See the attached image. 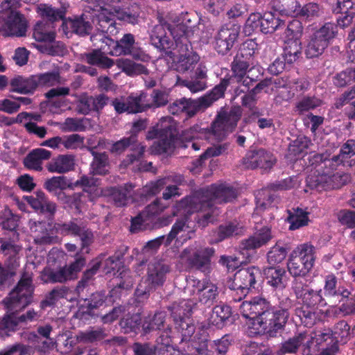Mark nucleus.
Here are the masks:
<instances>
[{
    "mask_svg": "<svg viewBox=\"0 0 355 355\" xmlns=\"http://www.w3.org/2000/svg\"><path fill=\"white\" fill-rule=\"evenodd\" d=\"M242 316L248 318V331L250 335H259L262 332L270 337L277 336L285 328L288 315L278 310L270 301L261 296H256L243 302L239 308Z\"/></svg>",
    "mask_w": 355,
    "mask_h": 355,
    "instance_id": "nucleus-1",
    "label": "nucleus"
},
{
    "mask_svg": "<svg viewBox=\"0 0 355 355\" xmlns=\"http://www.w3.org/2000/svg\"><path fill=\"white\" fill-rule=\"evenodd\" d=\"M33 292V274L25 271L15 287L2 301L7 313L0 317V337H9L18 330L17 313L31 304Z\"/></svg>",
    "mask_w": 355,
    "mask_h": 355,
    "instance_id": "nucleus-2",
    "label": "nucleus"
},
{
    "mask_svg": "<svg viewBox=\"0 0 355 355\" xmlns=\"http://www.w3.org/2000/svg\"><path fill=\"white\" fill-rule=\"evenodd\" d=\"M237 197L236 190L225 184H211L206 188L196 191L192 195L186 196L181 202V207L189 209V211H199L206 208H211L214 203H226L235 200Z\"/></svg>",
    "mask_w": 355,
    "mask_h": 355,
    "instance_id": "nucleus-3",
    "label": "nucleus"
},
{
    "mask_svg": "<svg viewBox=\"0 0 355 355\" xmlns=\"http://www.w3.org/2000/svg\"><path fill=\"white\" fill-rule=\"evenodd\" d=\"M338 34L335 23L328 21L312 30L305 49L307 58H318L333 43Z\"/></svg>",
    "mask_w": 355,
    "mask_h": 355,
    "instance_id": "nucleus-4",
    "label": "nucleus"
},
{
    "mask_svg": "<svg viewBox=\"0 0 355 355\" xmlns=\"http://www.w3.org/2000/svg\"><path fill=\"white\" fill-rule=\"evenodd\" d=\"M215 249L212 247H198L191 245L180 254V261L189 270H198L205 274L211 271V259Z\"/></svg>",
    "mask_w": 355,
    "mask_h": 355,
    "instance_id": "nucleus-5",
    "label": "nucleus"
},
{
    "mask_svg": "<svg viewBox=\"0 0 355 355\" xmlns=\"http://www.w3.org/2000/svg\"><path fill=\"white\" fill-rule=\"evenodd\" d=\"M146 139H157L150 146L152 153L155 155L171 154L175 148L178 132L171 124H157L148 131Z\"/></svg>",
    "mask_w": 355,
    "mask_h": 355,
    "instance_id": "nucleus-6",
    "label": "nucleus"
},
{
    "mask_svg": "<svg viewBox=\"0 0 355 355\" xmlns=\"http://www.w3.org/2000/svg\"><path fill=\"white\" fill-rule=\"evenodd\" d=\"M252 44V42L244 43L234 57L231 63L232 76L227 78L230 80L229 85L234 78L236 80L237 83H239L246 76L247 73L250 74L254 71H257L259 74H263V68L259 65L254 64L253 58L254 49L253 47H250ZM224 79L227 78H225Z\"/></svg>",
    "mask_w": 355,
    "mask_h": 355,
    "instance_id": "nucleus-7",
    "label": "nucleus"
},
{
    "mask_svg": "<svg viewBox=\"0 0 355 355\" xmlns=\"http://www.w3.org/2000/svg\"><path fill=\"white\" fill-rule=\"evenodd\" d=\"M230 81V79H222L211 90L197 99L185 98L183 113H185L187 118L193 117L199 112L205 111L214 102L223 98Z\"/></svg>",
    "mask_w": 355,
    "mask_h": 355,
    "instance_id": "nucleus-8",
    "label": "nucleus"
},
{
    "mask_svg": "<svg viewBox=\"0 0 355 355\" xmlns=\"http://www.w3.org/2000/svg\"><path fill=\"white\" fill-rule=\"evenodd\" d=\"M261 282L260 269L250 266L236 271L233 278L227 280V285L230 289L240 291L243 296H245L250 291L258 290Z\"/></svg>",
    "mask_w": 355,
    "mask_h": 355,
    "instance_id": "nucleus-9",
    "label": "nucleus"
},
{
    "mask_svg": "<svg viewBox=\"0 0 355 355\" xmlns=\"http://www.w3.org/2000/svg\"><path fill=\"white\" fill-rule=\"evenodd\" d=\"M292 290L296 298L307 309H317L327 305L322 290H314L302 279H295L293 281Z\"/></svg>",
    "mask_w": 355,
    "mask_h": 355,
    "instance_id": "nucleus-10",
    "label": "nucleus"
},
{
    "mask_svg": "<svg viewBox=\"0 0 355 355\" xmlns=\"http://www.w3.org/2000/svg\"><path fill=\"white\" fill-rule=\"evenodd\" d=\"M133 281L131 279L121 281L116 284V286L109 293L105 291H96L85 299L87 308L89 310L97 309L102 306H107L114 304L117 298H119L121 290H129L132 287Z\"/></svg>",
    "mask_w": 355,
    "mask_h": 355,
    "instance_id": "nucleus-11",
    "label": "nucleus"
},
{
    "mask_svg": "<svg viewBox=\"0 0 355 355\" xmlns=\"http://www.w3.org/2000/svg\"><path fill=\"white\" fill-rule=\"evenodd\" d=\"M241 117L239 107L232 109L229 112L220 113L212 122L210 131L217 140L222 141L227 133L235 129Z\"/></svg>",
    "mask_w": 355,
    "mask_h": 355,
    "instance_id": "nucleus-12",
    "label": "nucleus"
},
{
    "mask_svg": "<svg viewBox=\"0 0 355 355\" xmlns=\"http://www.w3.org/2000/svg\"><path fill=\"white\" fill-rule=\"evenodd\" d=\"M27 27V21L19 12L10 10L6 17L0 18V35L3 37H24Z\"/></svg>",
    "mask_w": 355,
    "mask_h": 355,
    "instance_id": "nucleus-13",
    "label": "nucleus"
},
{
    "mask_svg": "<svg viewBox=\"0 0 355 355\" xmlns=\"http://www.w3.org/2000/svg\"><path fill=\"white\" fill-rule=\"evenodd\" d=\"M129 149L132 153L127 155L123 163L128 166L135 162H139L144 156L146 146L133 137H124L114 142L111 147V152L121 154Z\"/></svg>",
    "mask_w": 355,
    "mask_h": 355,
    "instance_id": "nucleus-14",
    "label": "nucleus"
},
{
    "mask_svg": "<svg viewBox=\"0 0 355 355\" xmlns=\"http://www.w3.org/2000/svg\"><path fill=\"white\" fill-rule=\"evenodd\" d=\"M272 237L271 228L268 226H263L257 230L248 239H243L240 242L239 245V252L250 260L256 250L266 245Z\"/></svg>",
    "mask_w": 355,
    "mask_h": 355,
    "instance_id": "nucleus-15",
    "label": "nucleus"
},
{
    "mask_svg": "<svg viewBox=\"0 0 355 355\" xmlns=\"http://www.w3.org/2000/svg\"><path fill=\"white\" fill-rule=\"evenodd\" d=\"M276 162L275 155L263 148L249 150L243 157V164L247 168H260L266 172L270 171Z\"/></svg>",
    "mask_w": 355,
    "mask_h": 355,
    "instance_id": "nucleus-16",
    "label": "nucleus"
},
{
    "mask_svg": "<svg viewBox=\"0 0 355 355\" xmlns=\"http://www.w3.org/2000/svg\"><path fill=\"white\" fill-rule=\"evenodd\" d=\"M313 344V337L307 331L295 334L281 343L279 349L280 354H296L301 350L303 355H310L311 348Z\"/></svg>",
    "mask_w": 355,
    "mask_h": 355,
    "instance_id": "nucleus-17",
    "label": "nucleus"
},
{
    "mask_svg": "<svg viewBox=\"0 0 355 355\" xmlns=\"http://www.w3.org/2000/svg\"><path fill=\"white\" fill-rule=\"evenodd\" d=\"M349 180L347 174L344 173H334L330 175H318L309 176L306 182L311 189H335L340 188L347 184Z\"/></svg>",
    "mask_w": 355,
    "mask_h": 355,
    "instance_id": "nucleus-18",
    "label": "nucleus"
},
{
    "mask_svg": "<svg viewBox=\"0 0 355 355\" xmlns=\"http://www.w3.org/2000/svg\"><path fill=\"white\" fill-rule=\"evenodd\" d=\"M92 30V24L85 14L69 18L64 17L60 28V31L67 38L71 37L74 34L82 37L88 35Z\"/></svg>",
    "mask_w": 355,
    "mask_h": 355,
    "instance_id": "nucleus-19",
    "label": "nucleus"
},
{
    "mask_svg": "<svg viewBox=\"0 0 355 355\" xmlns=\"http://www.w3.org/2000/svg\"><path fill=\"white\" fill-rule=\"evenodd\" d=\"M171 270V266L163 260L151 261L148 264L146 277L144 282L150 288L156 290L164 284L166 275Z\"/></svg>",
    "mask_w": 355,
    "mask_h": 355,
    "instance_id": "nucleus-20",
    "label": "nucleus"
},
{
    "mask_svg": "<svg viewBox=\"0 0 355 355\" xmlns=\"http://www.w3.org/2000/svg\"><path fill=\"white\" fill-rule=\"evenodd\" d=\"M114 56L131 55L134 59L144 60L146 53L137 46L134 35L125 33L119 40H114Z\"/></svg>",
    "mask_w": 355,
    "mask_h": 355,
    "instance_id": "nucleus-21",
    "label": "nucleus"
},
{
    "mask_svg": "<svg viewBox=\"0 0 355 355\" xmlns=\"http://www.w3.org/2000/svg\"><path fill=\"white\" fill-rule=\"evenodd\" d=\"M144 98V94H132L127 97L121 96L111 100L110 105L117 114L141 113L144 112V109L141 108V101Z\"/></svg>",
    "mask_w": 355,
    "mask_h": 355,
    "instance_id": "nucleus-22",
    "label": "nucleus"
},
{
    "mask_svg": "<svg viewBox=\"0 0 355 355\" xmlns=\"http://www.w3.org/2000/svg\"><path fill=\"white\" fill-rule=\"evenodd\" d=\"M323 292L325 299H338L339 302L346 300L351 295V291L341 285L338 277L332 273L324 277Z\"/></svg>",
    "mask_w": 355,
    "mask_h": 355,
    "instance_id": "nucleus-23",
    "label": "nucleus"
},
{
    "mask_svg": "<svg viewBox=\"0 0 355 355\" xmlns=\"http://www.w3.org/2000/svg\"><path fill=\"white\" fill-rule=\"evenodd\" d=\"M190 28L184 24L173 25L170 24L169 28L166 30L173 37L175 48L179 53H187L192 50L191 42L189 40Z\"/></svg>",
    "mask_w": 355,
    "mask_h": 355,
    "instance_id": "nucleus-24",
    "label": "nucleus"
},
{
    "mask_svg": "<svg viewBox=\"0 0 355 355\" xmlns=\"http://www.w3.org/2000/svg\"><path fill=\"white\" fill-rule=\"evenodd\" d=\"M239 37V31L234 28L223 26L215 37V49L222 55H226L233 47Z\"/></svg>",
    "mask_w": 355,
    "mask_h": 355,
    "instance_id": "nucleus-25",
    "label": "nucleus"
},
{
    "mask_svg": "<svg viewBox=\"0 0 355 355\" xmlns=\"http://www.w3.org/2000/svg\"><path fill=\"white\" fill-rule=\"evenodd\" d=\"M159 24L156 25L150 35L152 45L160 51H166L173 45V42L166 35V28H169L170 23L164 18H159Z\"/></svg>",
    "mask_w": 355,
    "mask_h": 355,
    "instance_id": "nucleus-26",
    "label": "nucleus"
},
{
    "mask_svg": "<svg viewBox=\"0 0 355 355\" xmlns=\"http://www.w3.org/2000/svg\"><path fill=\"white\" fill-rule=\"evenodd\" d=\"M133 186L131 184L110 187L105 189V195L110 198L114 206H126L132 200Z\"/></svg>",
    "mask_w": 355,
    "mask_h": 355,
    "instance_id": "nucleus-27",
    "label": "nucleus"
},
{
    "mask_svg": "<svg viewBox=\"0 0 355 355\" xmlns=\"http://www.w3.org/2000/svg\"><path fill=\"white\" fill-rule=\"evenodd\" d=\"M51 157V152L42 148L31 150L24 158L23 165L25 168L34 171H42V164Z\"/></svg>",
    "mask_w": 355,
    "mask_h": 355,
    "instance_id": "nucleus-28",
    "label": "nucleus"
},
{
    "mask_svg": "<svg viewBox=\"0 0 355 355\" xmlns=\"http://www.w3.org/2000/svg\"><path fill=\"white\" fill-rule=\"evenodd\" d=\"M10 91L21 94H33L37 89L34 76H15L10 81Z\"/></svg>",
    "mask_w": 355,
    "mask_h": 355,
    "instance_id": "nucleus-29",
    "label": "nucleus"
},
{
    "mask_svg": "<svg viewBox=\"0 0 355 355\" xmlns=\"http://www.w3.org/2000/svg\"><path fill=\"white\" fill-rule=\"evenodd\" d=\"M200 302L210 306L217 302L219 291L218 286L209 279H204L198 288Z\"/></svg>",
    "mask_w": 355,
    "mask_h": 355,
    "instance_id": "nucleus-30",
    "label": "nucleus"
},
{
    "mask_svg": "<svg viewBox=\"0 0 355 355\" xmlns=\"http://www.w3.org/2000/svg\"><path fill=\"white\" fill-rule=\"evenodd\" d=\"M263 274L268 284L275 288L286 287L287 277L285 268L280 266H267L263 269Z\"/></svg>",
    "mask_w": 355,
    "mask_h": 355,
    "instance_id": "nucleus-31",
    "label": "nucleus"
},
{
    "mask_svg": "<svg viewBox=\"0 0 355 355\" xmlns=\"http://www.w3.org/2000/svg\"><path fill=\"white\" fill-rule=\"evenodd\" d=\"M139 94H144L145 98L141 101V108L144 109V112L148 110L149 109H155L166 106L169 103L170 94L168 92L154 89L150 94L152 101L150 103L147 101L148 94L146 92H141Z\"/></svg>",
    "mask_w": 355,
    "mask_h": 355,
    "instance_id": "nucleus-32",
    "label": "nucleus"
},
{
    "mask_svg": "<svg viewBox=\"0 0 355 355\" xmlns=\"http://www.w3.org/2000/svg\"><path fill=\"white\" fill-rule=\"evenodd\" d=\"M232 309L227 304L215 306L209 318V323L218 329L223 328L230 322L232 316Z\"/></svg>",
    "mask_w": 355,
    "mask_h": 355,
    "instance_id": "nucleus-33",
    "label": "nucleus"
},
{
    "mask_svg": "<svg viewBox=\"0 0 355 355\" xmlns=\"http://www.w3.org/2000/svg\"><path fill=\"white\" fill-rule=\"evenodd\" d=\"M74 158L71 155H60L48 163L46 168L51 173H65L74 168Z\"/></svg>",
    "mask_w": 355,
    "mask_h": 355,
    "instance_id": "nucleus-34",
    "label": "nucleus"
},
{
    "mask_svg": "<svg viewBox=\"0 0 355 355\" xmlns=\"http://www.w3.org/2000/svg\"><path fill=\"white\" fill-rule=\"evenodd\" d=\"M185 226V222L182 220H177L173 225L171 230L168 234L166 236H161L155 239L151 240L147 243L146 246L152 250H155L164 243L166 246L171 244L172 241L177 236L178 234L183 230Z\"/></svg>",
    "mask_w": 355,
    "mask_h": 355,
    "instance_id": "nucleus-35",
    "label": "nucleus"
},
{
    "mask_svg": "<svg viewBox=\"0 0 355 355\" xmlns=\"http://www.w3.org/2000/svg\"><path fill=\"white\" fill-rule=\"evenodd\" d=\"M288 250L287 244L278 240L266 254L267 262L270 266H278L286 259Z\"/></svg>",
    "mask_w": 355,
    "mask_h": 355,
    "instance_id": "nucleus-36",
    "label": "nucleus"
},
{
    "mask_svg": "<svg viewBox=\"0 0 355 355\" xmlns=\"http://www.w3.org/2000/svg\"><path fill=\"white\" fill-rule=\"evenodd\" d=\"M244 227L236 221H230L218 226L216 232L217 242H220L232 236L243 235Z\"/></svg>",
    "mask_w": 355,
    "mask_h": 355,
    "instance_id": "nucleus-37",
    "label": "nucleus"
},
{
    "mask_svg": "<svg viewBox=\"0 0 355 355\" xmlns=\"http://www.w3.org/2000/svg\"><path fill=\"white\" fill-rule=\"evenodd\" d=\"M272 9L282 16H297L300 3L297 0H272Z\"/></svg>",
    "mask_w": 355,
    "mask_h": 355,
    "instance_id": "nucleus-38",
    "label": "nucleus"
},
{
    "mask_svg": "<svg viewBox=\"0 0 355 355\" xmlns=\"http://www.w3.org/2000/svg\"><path fill=\"white\" fill-rule=\"evenodd\" d=\"M102 260L103 256L100 255L92 260L89 263L90 267L83 272L80 280L78 281L76 287V291L78 294L88 286L90 281L100 269Z\"/></svg>",
    "mask_w": 355,
    "mask_h": 355,
    "instance_id": "nucleus-39",
    "label": "nucleus"
},
{
    "mask_svg": "<svg viewBox=\"0 0 355 355\" xmlns=\"http://www.w3.org/2000/svg\"><path fill=\"white\" fill-rule=\"evenodd\" d=\"M44 221L34 222L31 225V231L34 234L33 240L37 245H49L53 243L54 238L50 236Z\"/></svg>",
    "mask_w": 355,
    "mask_h": 355,
    "instance_id": "nucleus-40",
    "label": "nucleus"
},
{
    "mask_svg": "<svg viewBox=\"0 0 355 355\" xmlns=\"http://www.w3.org/2000/svg\"><path fill=\"white\" fill-rule=\"evenodd\" d=\"M70 293V289L66 286H58L53 288L40 302V307L43 309L54 306L61 299H66Z\"/></svg>",
    "mask_w": 355,
    "mask_h": 355,
    "instance_id": "nucleus-41",
    "label": "nucleus"
},
{
    "mask_svg": "<svg viewBox=\"0 0 355 355\" xmlns=\"http://www.w3.org/2000/svg\"><path fill=\"white\" fill-rule=\"evenodd\" d=\"M309 212L299 207L288 210L286 220L290 224L289 230H295L308 225L309 222Z\"/></svg>",
    "mask_w": 355,
    "mask_h": 355,
    "instance_id": "nucleus-42",
    "label": "nucleus"
},
{
    "mask_svg": "<svg viewBox=\"0 0 355 355\" xmlns=\"http://www.w3.org/2000/svg\"><path fill=\"white\" fill-rule=\"evenodd\" d=\"M315 253L314 246L306 243L297 245L292 251L289 257L295 259H300V261L302 263L307 260L309 262V265L313 266L315 260Z\"/></svg>",
    "mask_w": 355,
    "mask_h": 355,
    "instance_id": "nucleus-43",
    "label": "nucleus"
},
{
    "mask_svg": "<svg viewBox=\"0 0 355 355\" xmlns=\"http://www.w3.org/2000/svg\"><path fill=\"white\" fill-rule=\"evenodd\" d=\"M116 64L119 69L130 76L148 73V69L144 64L136 63L127 58L117 59Z\"/></svg>",
    "mask_w": 355,
    "mask_h": 355,
    "instance_id": "nucleus-44",
    "label": "nucleus"
},
{
    "mask_svg": "<svg viewBox=\"0 0 355 355\" xmlns=\"http://www.w3.org/2000/svg\"><path fill=\"white\" fill-rule=\"evenodd\" d=\"M37 13L43 19L51 22L59 20L63 21L66 15V9L64 8H55L51 5L41 3L37 6Z\"/></svg>",
    "mask_w": 355,
    "mask_h": 355,
    "instance_id": "nucleus-45",
    "label": "nucleus"
},
{
    "mask_svg": "<svg viewBox=\"0 0 355 355\" xmlns=\"http://www.w3.org/2000/svg\"><path fill=\"white\" fill-rule=\"evenodd\" d=\"M41 279L44 283H64L71 280L67 271L66 267L60 268L58 270L49 268H45L40 275Z\"/></svg>",
    "mask_w": 355,
    "mask_h": 355,
    "instance_id": "nucleus-46",
    "label": "nucleus"
},
{
    "mask_svg": "<svg viewBox=\"0 0 355 355\" xmlns=\"http://www.w3.org/2000/svg\"><path fill=\"white\" fill-rule=\"evenodd\" d=\"M98 23L96 25L97 30L107 35H114L118 33L117 24L114 19V15L110 13H100L97 16Z\"/></svg>",
    "mask_w": 355,
    "mask_h": 355,
    "instance_id": "nucleus-47",
    "label": "nucleus"
},
{
    "mask_svg": "<svg viewBox=\"0 0 355 355\" xmlns=\"http://www.w3.org/2000/svg\"><path fill=\"white\" fill-rule=\"evenodd\" d=\"M85 61L92 66H96L101 69H110L114 64L112 59L106 56V54L94 49L91 52L85 53Z\"/></svg>",
    "mask_w": 355,
    "mask_h": 355,
    "instance_id": "nucleus-48",
    "label": "nucleus"
},
{
    "mask_svg": "<svg viewBox=\"0 0 355 355\" xmlns=\"http://www.w3.org/2000/svg\"><path fill=\"white\" fill-rule=\"evenodd\" d=\"M105 273L109 274L113 272L114 275L119 273L117 277H119L121 281L129 280L132 279L130 276L128 275L130 273L129 269L125 268L123 265L120 263L112 256L109 257L105 261Z\"/></svg>",
    "mask_w": 355,
    "mask_h": 355,
    "instance_id": "nucleus-49",
    "label": "nucleus"
},
{
    "mask_svg": "<svg viewBox=\"0 0 355 355\" xmlns=\"http://www.w3.org/2000/svg\"><path fill=\"white\" fill-rule=\"evenodd\" d=\"M84 225L77 218L64 223H56L54 225V228L56 233L62 236H76L79 234L81 227Z\"/></svg>",
    "mask_w": 355,
    "mask_h": 355,
    "instance_id": "nucleus-50",
    "label": "nucleus"
},
{
    "mask_svg": "<svg viewBox=\"0 0 355 355\" xmlns=\"http://www.w3.org/2000/svg\"><path fill=\"white\" fill-rule=\"evenodd\" d=\"M141 324L139 313L125 314L119 321V326L124 334L137 333Z\"/></svg>",
    "mask_w": 355,
    "mask_h": 355,
    "instance_id": "nucleus-51",
    "label": "nucleus"
},
{
    "mask_svg": "<svg viewBox=\"0 0 355 355\" xmlns=\"http://www.w3.org/2000/svg\"><path fill=\"white\" fill-rule=\"evenodd\" d=\"M166 313L164 311H157L150 317L146 318L142 324V329L145 334H148L153 331L161 330L164 327Z\"/></svg>",
    "mask_w": 355,
    "mask_h": 355,
    "instance_id": "nucleus-52",
    "label": "nucleus"
},
{
    "mask_svg": "<svg viewBox=\"0 0 355 355\" xmlns=\"http://www.w3.org/2000/svg\"><path fill=\"white\" fill-rule=\"evenodd\" d=\"M261 32L265 34L272 33L285 26L284 21L275 17V14L268 12L262 15Z\"/></svg>",
    "mask_w": 355,
    "mask_h": 355,
    "instance_id": "nucleus-53",
    "label": "nucleus"
},
{
    "mask_svg": "<svg viewBox=\"0 0 355 355\" xmlns=\"http://www.w3.org/2000/svg\"><path fill=\"white\" fill-rule=\"evenodd\" d=\"M18 237L15 238L12 236H7L0 238V251L5 255H8L10 258L14 259L16 262V256L21 250V248L16 244Z\"/></svg>",
    "mask_w": 355,
    "mask_h": 355,
    "instance_id": "nucleus-54",
    "label": "nucleus"
},
{
    "mask_svg": "<svg viewBox=\"0 0 355 355\" xmlns=\"http://www.w3.org/2000/svg\"><path fill=\"white\" fill-rule=\"evenodd\" d=\"M313 266L309 265L306 260L302 263L300 259H295L289 257L287 268L291 276L294 277H305L311 270Z\"/></svg>",
    "mask_w": 355,
    "mask_h": 355,
    "instance_id": "nucleus-55",
    "label": "nucleus"
},
{
    "mask_svg": "<svg viewBox=\"0 0 355 355\" xmlns=\"http://www.w3.org/2000/svg\"><path fill=\"white\" fill-rule=\"evenodd\" d=\"M302 53L300 40H286L284 53L282 54L287 61L288 65L293 64L299 58Z\"/></svg>",
    "mask_w": 355,
    "mask_h": 355,
    "instance_id": "nucleus-56",
    "label": "nucleus"
},
{
    "mask_svg": "<svg viewBox=\"0 0 355 355\" xmlns=\"http://www.w3.org/2000/svg\"><path fill=\"white\" fill-rule=\"evenodd\" d=\"M43 187L50 193L56 196L57 199H58L60 198V193H64L63 191L67 188L68 184L64 176H54L47 179L44 182Z\"/></svg>",
    "mask_w": 355,
    "mask_h": 355,
    "instance_id": "nucleus-57",
    "label": "nucleus"
},
{
    "mask_svg": "<svg viewBox=\"0 0 355 355\" xmlns=\"http://www.w3.org/2000/svg\"><path fill=\"white\" fill-rule=\"evenodd\" d=\"M198 60V55L196 53H193L192 50H190L187 53H180L178 60L175 63V69L178 72L184 73L193 69Z\"/></svg>",
    "mask_w": 355,
    "mask_h": 355,
    "instance_id": "nucleus-58",
    "label": "nucleus"
},
{
    "mask_svg": "<svg viewBox=\"0 0 355 355\" xmlns=\"http://www.w3.org/2000/svg\"><path fill=\"white\" fill-rule=\"evenodd\" d=\"M173 319L174 323L179 322L180 320L189 318L187 314L191 311L189 302L186 300L175 302L167 307Z\"/></svg>",
    "mask_w": 355,
    "mask_h": 355,
    "instance_id": "nucleus-59",
    "label": "nucleus"
},
{
    "mask_svg": "<svg viewBox=\"0 0 355 355\" xmlns=\"http://www.w3.org/2000/svg\"><path fill=\"white\" fill-rule=\"evenodd\" d=\"M91 153L94 156L93 162L91 164L92 172L95 175H106L108 172V156L106 153H96L93 149Z\"/></svg>",
    "mask_w": 355,
    "mask_h": 355,
    "instance_id": "nucleus-60",
    "label": "nucleus"
},
{
    "mask_svg": "<svg viewBox=\"0 0 355 355\" xmlns=\"http://www.w3.org/2000/svg\"><path fill=\"white\" fill-rule=\"evenodd\" d=\"M175 324L178 334H180L178 336V338H180V343L190 341L196 330L195 324L191 320L190 318L180 320Z\"/></svg>",
    "mask_w": 355,
    "mask_h": 355,
    "instance_id": "nucleus-61",
    "label": "nucleus"
},
{
    "mask_svg": "<svg viewBox=\"0 0 355 355\" xmlns=\"http://www.w3.org/2000/svg\"><path fill=\"white\" fill-rule=\"evenodd\" d=\"M34 76L36 87H53L60 83V76L58 71H53L37 73Z\"/></svg>",
    "mask_w": 355,
    "mask_h": 355,
    "instance_id": "nucleus-62",
    "label": "nucleus"
},
{
    "mask_svg": "<svg viewBox=\"0 0 355 355\" xmlns=\"http://www.w3.org/2000/svg\"><path fill=\"white\" fill-rule=\"evenodd\" d=\"M107 336L105 329L102 327H90L80 333L78 338L85 343H94L103 340Z\"/></svg>",
    "mask_w": 355,
    "mask_h": 355,
    "instance_id": "nucleus-63",
    "label": "nucleus"
},
{
    "mask_svg": "<svg viewBox=\"0 0 355 355\" xmlns=\"http://www.w3.org/2000/svg\"><path fill=\"white\" fill-rule=\"evenodd\" d=\"M320 105L321 101L317 97L306 96L295 103L294 111L298 114H303L311 110H314Z\"/></svg>",
    "mask_w": 355,
    "mask_h": 355,
    "instance_id": "nucleus-64",
    "label": "nucleus"
}]
</instances>
